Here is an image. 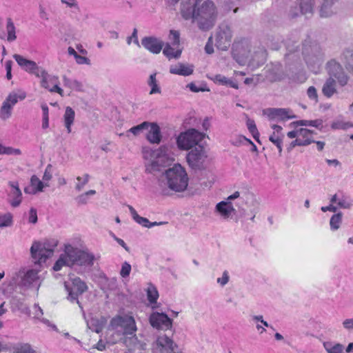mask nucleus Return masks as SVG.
Masks as SVG:
<instances>
[{
	"label": "nucleus",
	"instance_id": "1",
	"mask_svg": "<svg viewBox=\"0 0 353 353\" xmlns=\"http://www.w3.org/2000/svg\"><path fill=\"white\" fill-rule=\"evenodd\" d=\"M317 121L316 120H300L294 123L296 128L290 132H288L287 136L290 139H294L289 145L288 150H292L296 146L307 145L312 142L313 135L314 132L304 128H298L299 126H316Z\"/></svg>",
	"mask_w": 353,
	"mask_h": 353
},
{
	"label": "nucleus",
	"instance_id": "2",
	"mask_svg": "<svg viewBox=\"0 0 353 353\" xmlns=\"http://www.w3.org/2000/svg\"><path fill=\"white\" fill-rule=\"evenodd\" d=\"M202 0H196L190 8V16L182 15L185 20H204L206 22L213 21L216 19L218 12L214 3L210 0L204 1L200 6Z\"/></svg>",
	"mask_w": 353,
	"mask_h": 353
},
{
	"label": "nucleus",
	"instance_id": "3",
	"mask_svg": "<svg viewBox=\"0 0 353 353\" xmlns=\"http://www.w3.org/2000/svg\"><path fill=\"white\" fill-rule=\"evenodd\" d=\"M168 187L175 192L184 191L188 185V176L184 168L175 164L165 171Z\"/></svg>",
	"mask_w": 353,
	"mask_h": 353
},
{
	"label": "nucleus",
	"instance_id": "4",
	"mask_svg": "<svg viewBox=\"0 0 353 353\" xmlns=\"http://www.w3.org/2000/svg\"><path fill=\"white\" fill-rule=\"evenodd\" d=\"M109 329L119 332L122 335L134 336L137 330L134 317L127 314L113 317L110 322Z\"/></svg>",
	"mask_w": 353,
	"mask_h": 353
},
{
	"label": "nucleus",
	"instance_id": "5",
	"mask_svg": "<svg viewBox=\"0 0 353 353\" xmlns=\"http://www.w3.org/2000/svg\"><path fill=\"white\" fill-rule=\"evenodd\" d=\"M13 58L21 69L41 79V87L48 88L46 71L45 70L39 67L35 61L27 59L21 55L15 54L13 55Z\"/></svg>",
	"mask_w": 353,
	"mask_h": 353
},
{
	"label": "nucleus",
	"instance_id": "6",
	"mask_svg": "<svg viewBox=\"0 0 353 353\" xmlns=\"http://www.w3.org/2000/svg\"><path fill=\"white\" fill-rule=\"evenodd\" d=\"M204 137V134L195 129H189L179 135L176 139V143L179 148L188 150L194 146L197 145Z\"/></svg>",
	"mask_w": 353,
	"mask_h": 353
},
{
	"label": "nucleus",
	"instance_id": "7",
	"mask_svg": "<svg viewBox=\"0 0 353 353\" xmlns=\"http://www.w3.org/2000/svg\"><path fill=\"white\" fill-rule=\"evenodd\" d=\"M57 245V241H54L51 248L46 247V244H41L39 242H34L30 248V253L35 263H41L46 262V259L51 257L54 252V248Z\"/></svg>",
	"mask_w": 353,
	"mask_h": 353
},
{
	"label": "nucleus",
	"instance_id": "8",
	"mask_svg": "<svg viewBox=\"0 0 353 353\" xmlns=\"http://www.w3.org/2000/svg\"><path fill=\"white\" fill-rule=\"evenodd\" d=\"M232 32L227 23L219 26L215 34V45L221 50H227L231 45Z\"/></svg>",
	"mask_w": 353,
	"mask_h": 353
},
{
	"label": "nucleus",
	"instance_id": "9",
	"mask_svg": "<svg viewBox=\"0 0 353 353\" xmlns=\"http://www.w3.org/2000/svg\"><path fill=\"white\" fill-rule=\"evenodd\" d=\"M178 345L165 334L158 336L153 344V353H176Z\"/></svg>",
	"mask_w": 353,
	"mask_h": 353
},
{
	"label": "nucleus",
	"instance_id": "10",
	"mask_svg": "<svg viewBox=\"0 0 353 353\" xmlns=\"http://www.w3.org/2000/svg\"><path fill=\"white\" fill-rule=\"evenodd\" d=\"M207 156L204 148L198 145L192 150L187 155V161L192 169H203Z\"/></svg>",
	"mask_w": 353,
	"mask_h": 353
},
{
	"label": "nucleus",
	"instance_id": "11",
	"mask_svg": "<svg viewBox=\"0 0 353 353\" xmlns=\"http://www.w3.org/2000/svg\"><path fill=\"white\" fill-rule=\"evenodd\" d=\"M250 51L249 41L245 38L235 40L232 44V53L233 58L240 64L243 63L244 59Z\"/></svg>",
	"mask_w": 353,
	"mask_h": 353
},
{
	"label": "nucleus",
	"instance_id": "12",
	"mask_svg": "<svg viewBox=\"0 0 353 353\" xmlns=\"http://www.w3.org/2000/svg\"><path fill=\"white\" fill-rule=\"evenodd\" d=\"M150 325L158 330H169L172 326V320L164 313L153 312L149 318Z\"/></svg>",
	"mask_w": 353,
	"mask_h": 353
},
{
	"label": "nucleus",
	"instance_id": "13",
	"mask_svg": "<svg viewBox=\"0 0 353 353\" xmlns=\"http://www.w3.org/2000/svg\"><path fill=\"white\" fill-rule=\"evenodd\" d=\"M327 70L330 76L336 78L341 86L347 83L348 77L343 71L341 65L334 60H331L327 63Z\"/></svg>",
	"mask_w": 353,
	"mask_h": 353
},
{
	"label": "nucleus",
	"instance_id": "14",
	"mask_svg": "<svg viewBox=\"0 0 353 353\" xmlns=\"http://www.w3.org/2000/svg\"><path fill=\"white\" fill-rule=\"evenodd\" d=\"M8 185L10 190L8 194V201L12 207L17 208L22 201V192L19 188L18 181H9Z\"/></svg>",
	"mask_w": 353,
	"mask_h": 353
},
{
	"label": "nucleus",
	"instance_id": "15",
	"mask_svg": "<svg viewBox=\"0 0 353 353\" xmlns=\"http://www.w3.org/2000/svg\"><path fill=\"white\" fill-rule=\"evenodd\" d=\"M18 97L15 94H10L3 101L0 109V118L3 120L8 119L11 116L12 107L17 103Z\"/></svg>",
	"mask_w": 353,
	"mask_h": 353
},
{
	"label": "nucleus",
	"instance_id": "16",
	"mask_svg": "<svg viewBox=\"0 0 353 353\" xmlns=\"http://www.w3.org/2000/svg\"><path fill=\"white\" fill-rule=\"evenodd\" d=\"M141 43L145 49L153 54H159L164 46L162 41L152 37L143 38Z\"/></svg>",
	"mask_w": 353,
	"mask_h": 353
},
{
	"label": "nucleus",
	"instance_id": "17",
	"mask_svg": "<svg viewBox=\"0 0 353 353\" xmlns=\"http://www.w3.org/2000/svg\"><path fill=\"white\" fill-rule=\"evenodd\" d=\"M72 283L73 286L76 288L77 292H74L71 290L68 287L66 286V288L68 291L69 298L71 301H77L78 296L80 294H82L83 292L87 291L88 286L86 283L82 281L79 277H75L72 280Z\"/></svg>",
	"mask_w": 353,
	"mask_h": 353
},
{
	"label": "nucleus",
	"instance_id": "18",
	"mask_svg": "<svg viewBox=\"0 0 353 353\" xmlns=\"http://www.w3.org/2000/svg\"><path fill=\"white\" fill-rule=\"evenodd\" d=\"M0 39L12 42L17 39L14 23H0Z\"/></svg>",
	"mask_w": 353,
	"mask_h": 353
},
{
	"label": "nucleus",
	"instance_id": "19",
	"mask_svg": "<svg viewBox=\"0 0 353 353\" xmlns=\"http://www.w3.org/2000/svg\"><path fill=\"white\" fill-rule=\"evenodd\" d=\"M196 0H165L170 8L174 7L179 1H181L180 10L181 15L190 16V8Z\"/></svg>",
	"mask_w": 353,
	"mask_h": 353
},
{
	"label": "nucleus",
	"instance_id": "20",
	"mask_svg": "<svg viewBox=\"0 0 353 353\" xmlns=\"http://www.w3.org/2000/svg\"><path fill=\"white\" fill-rule=\"evenodd\" d=\"M272 128L274 132L270 136L269 140L276 146L279 152L281 154L282 152V143L284 137L282 134V128L277 125H273Z\"/></svg>",
	"mask_w": 353,
	"mask_h": 353
},
{
	"label": "nucleus",
	"instance_id": "21",
	"mask_svg": "<svg viewBox=\"0 0 353 353\" xmlns=\"http://www.w3.org/2000/svg\"><path fill=\"white\" fill-rule=\"evenodd\" d=\"M80 250L74 248L71 245L65 247V254H62L64 260L66 262V265L72 266L75 263H77L78 255Z\"/></svg>",
	"mask_w": 353,
	"mask_h": 353
},
{
	"label": "nucleus",
	"instance_id": "22",
	"mask_svg": "<svg viewBox=\"0 0 353 353\" xmlns=\"http://www.w3.org/2000/svg\"><path fill=\"white\" fill-rule=\"evenodd\" d=\"M170 72L173 74L189 76L193 73V66L179 63L170 66Z\"/></svg>",
	"mask_w": 353,
	"mask_h": 353
},
{
	"label": "nucleus",
	"instance_id": "23",
	"mask_svg": "<svg viewBox=\"0 0 353 353\" xmlns=\"http://www.w3.org/2000/svg\"><path fill=\"white\" fill-rule=\"evenodd\" d=\"M150 129L148 131L146 138L151 143H159L161 140V134L159 126L154 123H150Z\"/></svg>",
	"mask_w": 353,
	"mask_h": 353
},
{
	"label": "nucleus",
	"instance_id": "24",
	"mask_svg": "<svg viewBox=\"0 0 353 353\" xmlns=\"http://www.w3.org/2000/svg\"><path fill=\"white\" fill-rule=\"evenodd\" d=\"M47 76V85L48 88L43 87L45 89H47L50 92H57L61 96L63 95V90L59 86V79L57 77L50 76L46 72Z\"/></svg>",
	"mask_w": 353,
	"mask_h": 353
},
{
	"label": "nucleus",
	"instance_id": "25",
	"mask_svg": "<svg viewBox=\"0 0 353 353\" xmlns=\"http://www.w3.org/2000/svg\"><path fill=\"white\" fill-rule=\"evenodd\" d=\"M336 81L332 78H328L322 88V93L327 98H331L336 93Z\"/></svg>",
	"mask_w": 353,
	"mask_h": 353
},
{
	"label": "nucleus",
	"instance_id": "26",
	"mask_svg": "<svg viewBox=\"0 0 353 353\" xmlns=\"http://www.w3.org/2000/svg\"><path fill=\"white\" fill-rule=\"evenodd\" d=\"M181 52L182 50L179 48V46H173L170 43H166L163 50V54L169 59L180 57Z\"/></svg>",
	"mask_w": 353,
	"mask_h": 353
},
{
	"label": "nucleus",
	"instance_id": "27",
	"mask_svg": "<svg viewBox=\"0 0 353 353\" xmlns=\"http://www.w3.org/2000/svg\"><path fill=\"white\" fill-rule=\"evenodd\" d=\"M77 263L80 265H92L94 261V256L90 252L81 250L78 252Z\"/></svg>",
	"mask_w": 353,
	"mask_h": 353
},
{
	"label": "nucleus",
	"instance_id": "28",
	"mask_svg": "<svg viewBox=\"0 0 353 353\" xmlns=\"http://www.w3.org/2000/svg\"><path fill=\"white\" fill-rule=\"evenodd\" d=\"M297 5L300 7L301 14H312L314 6V0H296Z\"/></svg>",
	"mask_w": 353,
	"mask_h": 353
},
{
	"label": "nucleus",
	"instance_id": "29",
	"mask_svg": "<svg viewBox=\"0 0 353 353\" xmlns=\"http://www.w3.org/2000/svg\"><path fill=\"white\" fill-rule=\"evenodd\" d=\"M339 0H324L320 9V16L327 18L333 14L331 7Z\"/></svg>",
	"mask_w": 353,
	"mask_h": 353
},
{
	"label": "nucleus",
	"instance_id": "30",
	"mask_svg": "<svg viewBox=\"0 0 353 353\" xmlns=\"http://www.w3.org/2000/svg\"><path fill=\"white\" fill-rule=\"evenodd\" d=\"M75 113L73 109L70 107H67L65 108V114H64V123L65 126L67 128V131L68 133L71 132V125H72L74 120Z\"/></svg>",
	"mask_w": 353,
	"mask_h": 353
},
{
	"label": "nucleus",
	"instance_id": "31",
	"mask_svg": "<svg viewBox=\"0 0 353 353\" xmlns=\"http://www.w3.org/2000/svg\"><path fill=\"white\" fill-rule=\"evenodd\" d=\"M216 210L221 215L228 216L234 210V208L230 202L221 201L216 205Z\"/></svg>",
	"mask_w": 353,
	"mask_h": 353
},
{
	"label": "nucleus",
	"instance_id": "32",
	"mask_svg": "<svg viewBox=\"0 0 353 353\" xmlns=\"http://www.w3.org/2000/svg\"><path fill=\"white\" fill-rule=\"evenodd\" d=\"M39 279L38 272L34 270H29L23 276L22 281L25 285H30Z\"/></svg>",
	"mask_w": 353,
	"mask_h": 353
},
{
	"label": "nucleus",
	"instance_id": "33",
	"mask_svg": "<svg viewBox=\"0 0 353 353\" xmlns=\"http://www.w3.org/2000/svg\"><path fill=\"white\" fill-rule=\"evenodd\" d=\"M323 347L327 353H343L344 347L340 343L333 344L331 342H324Z\"/></svg>",
	"mask_w": 353,
	"mask_h": 353
},
{
	"label": "nucleus",
	"instance_id": "34",
	"mask_svg": "<svg viewBox=\"0 0 353 353\" xmlns=\"http://www.w3.org/2000/svg\"><path fill=\"white\" fill-rule=\"evenodd\" d=\"M12 353H35L28 343H18L12 346Z\"/></svg>",
	"mask_w": 353,
	"mask_h": 353
},
{
	"label": "nucleus",
	"instance_id": "35",
	"mask_svg": "<svg viewBox=\"0 0 353 353\" xmlns=\"http://www.w3.org/2000/svg\"><path fill=\"white\" fill-rule=\"evenodd\" d=\"M147 297L150 303H156L159 298V292L157 288L150 284L147 288Z\"/></svg>",
	"mask_w": 353,
	"mask_h": 353
},
{
	"label": "nucleus",
	"instance_id": "36",
	"mask_svg": "<svg viewBox=\"0 0 353 353\" xmlns=\"http://www.w3.org/2000/svg\"><path fill=\"white\" fill-rule=\"evenodd\" d=\"M347 70L353 74V50H346L343 52Z\"/></svg>",
	"mask_w": 353,
	"mask_h": 353
},
{
	"label": "nucleus",
	"instance_id": "37",
	"mask_svg": "<svg viewBox=\"0 0 353 353\" xmlns=\"http://www.w3.org/2000/svg\"><path fill=\"white\" fill-rule=\"evenodd\" d=\"M156 73H153L150 76L149 80L148 81V85L151 87V90L150 92V94L161 93V89L158 85L157 79H156Z\"/></svg>",
	"mask_w": 353,
	"mask_h": 353
},
{
	"label": "nucleus",
	"instance_id": "38",
	"mask_svg": "<svg viewBox=\"0 0 353 353\" xmlns=\"http://www.w3.org/2000/svg\"><path fill=\"white\" fill-rule=\"evenodd\" d=\"M247 127L250 132L252 134L253 138L258 142L259 141V132L257 130L256 125L254 120L248 119L247 121Z\"/></svg>",
	"mask_w": 353,
	"mask_h": 353
},
{
	"label": "nucleus",
	"instance_id": "39",
	"mask_svg": "<svg viewBox=\"0 0 353 353\" xmlns=\"http://www.w3.org/2000/svg\"><path fill=\"white\" fill-rule=\"evenodd\" d=\"M13 216L10 212L0 214V228L8 227L12 224Z\"/></svg>",
	"mask_w": 353,
	"mask_h": 353
},
{
	"label": "nucleus",
	"instance_id": "40",
	"mask_svg": "<svg viewBox=\"0 0 353 353\" xmlns=\"http://www.w3.org/2000/svg\"><path fill=\"white\" fill-rule=\"evenodd\" d=\"M170 42L173 46H180V34L179 31L171 30L168 36Z\"/></svg>",
	"mask_w": 353,
	"mask_h": 353
},
{
	"label": "nucleus",
	"instance_id": "41",
	"mask_svg": "<svg viewBox=\"0 0 353 353\" xmlns=\"http://www.w3.org/2000/svg\"><path fill=\"white\" fill-rule=\"evenodd\" d=\"M342 221V216L341 214H335L332 215L330 219V224L331 229L333 230H336L339 228L340 224Z\"/></svg>",
	"mask_w": 353,
	"mask_h": 353
},
{
	"label": "nucleus",
	"instance_id": "42",
	"mask_svg": "<svg viewBox=\"0 0 353 353\" xmlns=\"http://www.w3.org/2000/svg\"><path fill=\"white\" fill-rule=\"evenodd\" d=\"M31 186L32 187L34 192H40L43 190V182L36 176H32L30 180Z\"/></svg>",
	"mask_w": 353,
	"mask_h": 353
},
{
	"label": "nucleus",
	"instance_id": "43",
	"mask_svg": "<svg viewBox=\"0 0 353 353\" xmlns=\"http://www.w3.org/2000/svg\"><path fill=\"white\" fill-rule=\"evenodd\" d=\"M150 123L148 121H144L142 123L134 126L130 129V132H132L134 135H138L142 130H147L149 128Z\"/></svg>",
	"mask_w": 353,
	"mask_h": 353
},
{
	"label": "nucleus",
	"instance_id": "44",
	"mask_svg": "<svg viewBox=\"0 0 353 353\" xmlns=\"http://www.w3.org/2000/svg\"><path fill=\"white\" fill-rule=\"evenodd\" d=\"M288 15L291 19H295L300 15H302L300 12V7L296 3L294 6H292L289 10Z\"/></svg>",
	"mask_w": 353,
	"mask_h": 353
},
{
	"label": "nucleus",
	"instance_id": "45",
	"mask_svg": "<svg viewBox=\"0 0 353 353\" xmlns=\"http://www.w3.org/2000/svg\"><path fill=\"white\" fill-rule=\"evenodd\" d=\"M270 116L272 118H285L286 117L287 112L284 109H271L270 110Z\"/></svg>",
	"mask_w": 353,
	"mask_h": 353
},
{
	"label": "nucleus",
	"instance_id": "46",
	"mask_svg": "<svg viewBox=\"0 0 353 353\" xmlns=\"http://www.w3.org/2000/svg\"><path fill=\"white\" fill-rule=\"evenodd\" d=\"M90 176L88 174H84L83 181L81 176H78L77 180L79 181L76 185V189L79 191L81 190L83 186L88 182Z\"/></svg>",
	"mask_w": 353,
	"mask_h": 353
},
{
	"label": "nucleus",
	"instance_id": "47",
	"mask_svg": "<svg viewBox=\"0 0 353 353\" xmlns=\"http://www.w3.org/2000/svg\"><path fill=\"white\" fill-rule=\"evenodd\" d=\"M130 272H131V265L128 263L124 262L121 266V270L120 272L121 276L123 278H125L130 275Z\"/></svg>",
	"mask_w": 353,
	"mask_h": 353
},
{
	"label": "nucleus",
	"instance_id": "48",
	"mask_svg": "<svg viewBox=\"0 0 353 353\" xmlns=\"http://www.w3.org/2000/svg\"><path fill=\"white\" fill-rule=\"evenodd\" d=\"M307 94L310 99L314 100L315 102L318 101L316 89L314 86H310L308 88L307 90Z\"/></svg>",
	"mask_w": 353,
	"mask_h": 353
},
{
	"label": "nucleus",
	"instance_id": "49",
	"mask_svg": "<svg viewBox=\"0 0 353 353\" xmlns=\"http://www.w3.org/2000/svg\"><path fill=\"white\" fill-rule=\"evenodd\" d=\"M61 2L65 4L68 8L73 9L74 10H79V5L76 0H61Z\"/></svg>",
	"mask_w": 353,
	"mask_h": 353
},
{
	"label": "nucleus",
	"instance_id": "50",
	"mask_svg": "<svg viewBox=\"0 0 353 353\" xmlns=\"http://www.w3.org/2000/svg\"><path fill=\"white\" fill-rule=\"evenodd\" d=\"M76 62L78 64L83 65V64H90V59L87 58L85 55H79V54L74 57Z\"/></svg>",
	"mask_w": 353,
	"mask_h": 353
},
{
	"label": "nucleus",
	"instance_id": "51",
	"mask_svg": "<svg viewBox=\"0 0 353 353\" xmlns=\"http://www.w3.org/2000/svg\"><path fill=\"white\" fill-rule=\"evenodd\" d=\"M63 265H66V262L64 260V258L63 257V256L61 255L60 256V258L57 261V262L54 263V266H53V269L55 271H59L61 269V268L63 266Z\"/></svg>",
	"mask_w": 353,
	"mask_h": 353
},
{
	"label": "nucleus",
	"instance_id": "52",
	"mask_svg": "<svg viewBox=\"0 0 353 353\" xmlns=\"http://www.w3.org/2000/svg\"><path fill=\"white\" fill-rule=\"evenodd\" d=\"M205 51L207 54H211L214 52L212 36H210L208 39V41L205 46Z\"/></svg>",
	"mask_w": 353,
	"mask_h": 353
},
{
	"label": "nucleus",
	"instance_id": "53",
	"mask_svg": "<svg viewBox=\"0 0 353 353\" xmlns=\"http://www.w3.org/2000/svg\"><path fill=\"white\" fill-rule=\"evenodd\" d=\"M29 222L36 223L37 222V213L34 208H31L29 213Z\"/></svg>",
	"mask_w": 353,
	"mask_h": 353
},
{
	"label": "nucleus",
	"instance_id": "54",
	"mask_svg": "<svg viewBox=\"0 0 353 353\" xmlns=\"http://www.w3.org/2000/svg\"><path fill=\"white\" fill-rule=\"evenodd\" d=\"M228 80V79L227 77H225V76L221 75V74H216L214 77V81L216 82V83H220L221 85H226Z\"/></svg>",
	"mask_w": 353,
	"mask_h": 353
},
{
	"label": "nucleus",
	"instance_id": "55",
	"mask_svg": "<svg viewBox=\"0 0 353 353\" xmlns=\"http://www.w3.org/2000/svg\"><path fill=\"white\" fill-rule=\"evenodd\" d=\"M229 281V276L228 272L225 271L223 272L222 277L218 278L217 282L220 283L222 286L225 285Z\"/></svg>",
	"mask_w": 353,
	"mask_h": 353
},
{
	"label": "nucleus",
	"instance_id": "56",
	"mask_svg": "<svg viewBox=\"0 0 353 353\" xmlns=\"http://www.w3.org/2000/svg\"><path fill=\"white\" fill-rule=\"evenodd\" d=\"M136 221L144 227L150 228V225H149L150 221L146 218L139 216V218L136 220Z\"/></svg>",
	"mask_w": 353,
	"mask_h": 353
},
{
	"label": "nucleus",
	"instance_id": "57",
	"mask_svg": "<svg viewBox=\"0 0 353 353\" xmlns=\"http://www.w3.org/2000/svg\"><path fill=\"white\" fill-rule=\"evenodd\" d=\"M344 327L346 329H352L353 328V318L348 319L343 321V323Z\"/></svg>",
	"mask_w": 353,
	"mask_h": 353
},
{
	"label": "nucleus",
	"instance_id": "58",
	"mask_svg": "<svg viewBox=\"0 0 353 353\" xmlns=\"http://www.w3.org/2000/svg\"><path fill=\"white\" fill-rule=\"evenodd\" d=\"M49 127V116H43L42 128L47 129Z\"/></svg>",
	"mask_w": 353,
	"mask_h": 353
},
{
	"label": "nucleus",
	"instance_id": "59",
	"mask_svg": "<svg viewBox=\"0 0 353 353\" xmlns=\"http://www.w3.org/2000/svg\"><path fill=\"white\" fill-rule=\"evenodd\" d=\"M96 193V191L95 190H90L88 192H86L84 194H82V195H80L79 196V200L81 202H85L83 200H84V197L85 196H87V195H93Z\"/></svg>",
	"mask_w": 353,
	"mask_h": 353
},
{
	"label": "nucleus",
	"instance_id": "60",
	"mask_svg": "<svg viewBox=\"0 0 353 353\" xmlns=\"http://www.w3.org/2000/svg\"><path fill=\"white\" fill-rule=\"evenodd\" d=\"M213 23H199V28L203 30H209L212 28Z\"/></svg>",
	"mask_w": 353,
	"mask_h": 353
},
{
	"label": "nucleus",
	"instance_id": "61",
	"mask_svg": "<svg viewBox=\"0 0 353 353\" xmlns=\"http://www.w3.org/2000/svg\"><path fill=\"white\" fill-rule=\"evenodd\" d=\"M96 348L98 350H100V351H102L103 350H105V345L104 344V343L100 340L96 345Z\"/></svg>",
	"mask_w": 353,
	"mask_h": 353
},
{
	"label": "nucleus",
	"instance_id": "62",
	"mask_svg": "<svg viewBox=\"0 0 353 353\" xmlns=\"http://www.w3.org/2000/svg\"><path fill=\"white\" fill-rule=\"evenodd\" d=\"M77 49L83 55H86L88 53L87 50L83 48L81 44L77 45Z\"/></svg>",
	"mask_w": 353,
	"mask_h": 353
},
{
	"label": "nucleus",
	"instance_id": "63",
	"mask_svg": "<svg viewBox=\"0 0 353 353\" xmlns=\"http://www.w3.org/2000/svg\"><path fill=\"white\" fill-rule=\"evenodd\" d=\"M226 85H229L230 87L235 88V89H238L239 88L237 83L234 82V81H232V80H230L229 79L228 80Z\"/></svg>",
	"mask_w": 353,
	"mask_h": 353
},
{
	"label": "nucleus",
	"instance_id": "64",
	"mask_svg": "<svg viewBox=\"0 0 353 353\" xmlns=\"http://www.w3.org/2000/svg\"><path fill=\"white\" fill-rule=\"evenodd\" d=\"M326 162L329 165H334L335 166H337L340 164V162L337 159H327Z\"/></svg>",
	"mask_w": 353,
	"mask_h": 353
}]
</instances>
